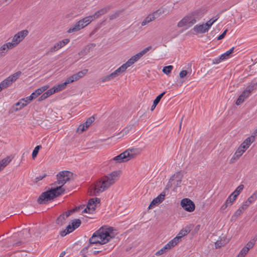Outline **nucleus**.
Wrapping results in <instances>:
<instances>
[{
	"mask_svg": "<svg viewBox=\"0 0 257 257\" xmlns=\"http://www.w3.org/2000/svg\"><path fill=\"white\" fill-rule=\"evenodd\" d=\"M85 209L87 210L88 213L92 214L95 211V207H91L90 206H89L87 204Z\"/></svg>",
	"mask_w": 257,
	"mask_h": 257,
	"instance_id": "obj_56",
	"label": "nucleus"
},
{
	"mask_svg": "<svg viewBox=\"0 0 257 257\" xmlns=\"http://www.w3.org/2000/svg\"><path fill=\"white\" fill-rule=\"evenodd\" d=\"M123 12V10H119L116 12H115L114 14H111L109 16V19L110 20H112L118 17L121 14V13Z\"/></svg>",
	"mask_w": 257,
	"mask_h": 257,
	"instance_id": "obj_45",
	"label": "nucleus"
},
{
	"mask_svg": "<svg viewBox=\"0 0 257 257\" xmlns=\"http://www.w3.org/2000/svg\"><path fill=\"white\" fill-rule=\"evenodd\" d=\"M67 86V84L64 82L62 83L58 84V85L54 86L53 87L55 90L56 92H58L63 90Z\"/></svg>",
	"mask_w": 257,
	"mask_h": 257,
	"instance_id": "obj_27",
	"label": "nucleus"
},
{
	"mask_svg": "<svg viewBox=\"0 0 257 257\" xmlns=\"http://www.w3.org/2000/svg\"><path fill=\"white\" fill-rule=\"evenodd\" d=\"M154 18L150 14L142 22V26H145L154 20Z\"/></svg>",
	"mask_w": 257,
	"mask_h": 257,
	"instance_id": "obj_37",
	"label": "nucleus"
},
{
	"mask_svg": "<svg viewBox=\"0 0 257 257\" xmlns=\"http://www.w3.org/2000/svg\"><path fill=\"white\" fill-rule=\"evenodd\" d=\"M81 223V221L80 219H75L72 220L71 225L73 229L75 230L80 226Z\"/></svg>",
	"mask_w": 257,
	"mask_h": 257,
	"instance_id": "obj_36",
	"label": "nucleus"
},
{
	"mask_svg": "<svg viewBox=\"0 0 257 257\" xmlns=\"http://www.w3.org/2000/svg\"><path fill=\"white\" fill-rule=\"evenodd\" d=\"M49 123V121L45 119L42 121L40 125L42 127L48 128L50 126V125Z\"/></svg>",
	"mask_w": 257,
	"mask_h": 257,
	"instance_id": "obj_52",
	"label": "nucleus"
},
{
	"mask_svg": "<svg viewBox=\"0 0 257 257\" xmlns=\"http://www.w3.org/2000/svg\"><path fill=\"white\" fill-rule=\"evenodd\" d=\"M111 8L112 6L111 5H109L106 7L98 10L93 15V18H94V19L98 18L101 16L107 13V12Z\"/></svg>",
	"mask_w": 257,
	"mask_h": 257,
	"instance_id": "obj_9",
	"label": "nucleus"
},
{
	"mask_svg": "<svg viewBox=\"0 0 257 257\" xmlns=\"http://www.w3.org/2000/svg\"><path fill=\"white\" fill-rule=\"evenodd\" d=\"M90 245L88 244L86 246L84 247L80 251V253L82 255L81 257H87V256L85 254L88 250V248L89 247Z\"/></svg>",
	"mask_w": 257,
	"mask_h": 257,
	"instance_id": "obj_50",
	"label": "nucleus"
},
{
	"mask_svg": "<svg viewBox=\"0 0 257 257\" xmlns=\"http://www.w3.org/2000/svg\"><path fill=\"white\" fill-rule=\"evenodd\" d=\"M255 244L254 241H252L251 239L248 241L247 244L243 247L248 252L249 250L252 248Z\"/></svg>",
	"mask_w": 257,
	"mask_h": 257,
	"instance_id": "obj_40",
	"label": "nucleus"
},
{
	"mask_svg": "<svg viewBox=\"0 0 257 257\" xmlns=\"http://www.w3.org/2000/svg\"><path fill=\"white\" fill-rule=\"evenodd\" d=\"M181 206L186 211L191 212L195 209L194 203L189 198H184L181 201Z\"/></svg>",
	"mask_w": 257,
	"mask_h": 257,
	"instance_id": "obj_5",
	"label": "nucleus"
},
{
	"mask_svg": "<svg viewBox=\"0 0 257 257\" xmlns=\"http://www.w3.org/2000/svg\"><path fill=\"white\" fill-rule=\"evenodd\" d=\"M29 32L27 30H22L15 34L13 38V42L18 45L28 35Z\"/></svg>",
	"mask_w": 257,
	"mask_h": 257,
	"instance_id": "obj_6",
	"label": "nucleus"
},
{
	"mask_svg": "<svg viewBox=\"0 0 257 257\" xmlns=\"http://www.w3.org/2000/svg\"><path fill=\"white\" fill-rule=\"evenodd\" d=\"M75 81H76V80L74 79V77L73 75H72L70 76V77H69L68 78H67L66 79V80H65V82L67 85L68 84L72 83Z\"/></svg>",
	"mask_w": 257,
	"mask_h": 257,
	"instance_id": "obj_55",
	"label": "nucleus"
},
{
	"mask_svg": "<svg viewBox=\"0 0 257 257\" xmlns=\"http://www.w3.org/2000/svg\"><path fill=\"white\" fill-rule=\"evenodd\" d=\"M256 88L257 82L250 84V85L247 86L245 89L248 90V91H249V92L251 93L253 90L256 89Z\"/></svg>",
	"mask_w": 257,
	"mask_h": 257,
	"instance_id": "obj_43",
	"label": "nucleus"
},
{
	"mask_svg": "<svg viewBox=\"0 0 257 257\" xmlns=\"http://www.w3.org/2000/svg\"><path fill=\"white\" fill-rule=\"evenodd\" d=\"M79 25H80V23H78V22H77L73 26L71 27L67 31V32L68 33H73V32L78 31L80 30L81 29H83V26L80 27Z\"/></svg>",
	"mask_w": 257,
	"mask_h": 257,
	"instance_id": "obj_22",
	"label": "nucleus"
},
{
	"mask_svg": "<svg viewBox=\"0 0 257 257\" xmlns=\"http://www.w3.org/2000/svg\"><path fill=\"white\" fill-rule=\"evenodd\" d=\"M234 49V47H232L229 50L227 51L226 52L221 55V56L222 57L221 59H223L224 60L229 58L230 57L231 54L233 52Z\"/></svg>",
	"mask_w": 257,
	"mask_h": 257,
	"instance_id": "obj_23",
	"label": "nucleus"
},
{
	"mask_svg": "<svg viewBox=\"0 0 257 257\" xmlns=\"http://www.w3.org/2000/svg\"><path fill=\"white\" fill-rule=\"evenodd\" d=\"M243 211L240 209V208H239L238 210H237L234 214L231 217V220H235L241 214L243 213Z\"/></svg>",
	"mask_w": 257,
	"mask_h": 257,
	"instance_id": "obj_41",
	"label": "nucleus"
},
{
	"mask_svg": "<svg viewBox=\"0 0 257 257\" xmlns=\"http://www.w3.org/2000/svg\"><path fill=\"white\" fill-rule=\"evenodd\" d=\"M70 42L69 39H65L63 40L60 41L58 42H57L53 47H52L50 51L51 52H55L59 49L62 48L63 46L67 44Z\"/></svg>",
	"mask_w": 257,
	"mask_h": 257,
	"instance_id": "obj_7",
	"label": "nucleus"
},
{
	"mask_svg": "<svg viewBox=\"0 0 257 257\" xmlns=\"http://www.w3.org/2000/svg\"><path fill=\"white\" fill-rule=\"evenodd\" d=\"M232 204V201H231V197L229 196L225 202L221 206L220 209L221 210H225L228 206H231Z\"/></svg>",
	"mask_w": 257,
	"mask_h": 257,
	"instance_id": "obj_28",
	"label": "nucleus"
},
{
	"mask_svg": "<svg viewBox=\"0 0 257 257\" xmlns=\"http://www.w3.org/2000/svg\"><path fill=\"white\" fill-rule=\"evenodd\" d=\"M17 45L15 44V42H13L12 41V42H8L4 44L3 45V47H5V49L6 50V51L7 52L9 49H11L13 48L16 46Z\"/></svg>",
	"mask_w": 257,
	"mask_h": 257,
	"instance_id": "obj_32",
	"label": "nucleus"
},
{
	"mask_svg": "<svg viewBox=\"0 0 257 257\" xmlns=\"http://www.w3.org/2000/svg\"><path fill=\"white\" fill-rule=\"evenodd\" d=\"M166 91H164L161 94H160L159 95H158L156 98L154 100L153 102L155 104H158L159 102L160 101L161 98L163 97V96L165 94Z\"/></svg>",
	"mask_w": 257,
	"mask_h": 257,
	"instance_id": "obj_48",
	"label": "nucleus"
},
{
	"mask_svg": "<svg viewBox=\"0 0 257 257\" xmlns=\"http://www.w3.org/2000/svg\"><path fill=\"white\" fill-rule=\"evenodd\" d=\"M257 198V192H254L251 196H250L246 201L249 205L255 201Z\"/></svg>",
	"mask_w": 257,
	"mask_h": 257,
	"instance_id": "obj_46",
	"label": "nucleus"
},
{
	"mask_svg": "<svg viewBox=\"0 0 257 257\" xmlns=\"http://www.w3.org/2000/svg\"><path fill=\"white\" fill-rule=\"evenodd\" d=\"M42 148L41 145L37 146L33 151L32 156V158L34 159L37 156L40 149Z\"/></svg>",
	"mask_w": 257,
	"mask_h": 257,
	"instance_id": "obj_42",
	"label": "nucleus"
},
{
	"mask_svg": "<svg viewBox=\"0 0 257 257\" xmlns=\"http://www.w3.org/2000/svg\"><path fill=\"white\" fill-rule=\"evenodd\" d=\"M66 219L64 214H61L56 220V223L59 226H62L65 223Z\"/></svg>",
	"mask_w": 257,
	"mask_h": 257,
	"instance_id": "obj_21",
	"label": "nucleus"
},
{
	"mask_svg": "<svg viewBox=\"0 0 257 257\" xmlns=\"http://www.w3.org/2000/svg\"><path fill=\"white\" fill-rule=\"evenodd\" d=\"M173 176H174V178H176L178 179L176 181V187H178L180 186L183 175L181 173V171H179L175 174Z\"/></svg>",
	"mask_w": 257,
	"mask_h": 257,
	"instance_id": "obj_19",
	"label": "nucleus"
},
{
	"mask_svg": "<svg viewBox=\"0 0 257 257\" xmlns=\"http://www.w3.org/2000/svg\"><path fill=\"white\" fill-rule=\"evenodd\" d=\"M121 173L120 170H116L103 176L94 183L91 193L92 195L96 196L108 189L118 179Z\"/></svg>",
	"mask_w": 257,
	"mask_h": 257,
	"instance_id": "obj_2",
	"label": "nucleus"
},
{
	"mask_svg": "<svg viewBox=\"0 0 257 257\" xmlns=\"http://www.w3.org/2000/svg\"><path fill=\"white\" fill-rule=\"evenodd\" d=\"M181 237L177 235L176 237L174 238L172 240L168 242L172 247L175 246L181 240Z\"/></svg>",
	"mask_w": 257,
	"mask_h": 257,
	"instance_id": "obj_33",
	"label": "nucleus"
},
{
	"mask_svg": "<svg viewBox=\"0 0 257 257\" xmlns=\"http://www.w3.org/2000/svg\"><path fill=\"white\" fill-rule=\"evenodd\" d=\"M88 72V69H83L74 74H73V76L74 77V79L76 80V81L79 80L80 78L83 77Z\"/></svg>",
	"mask_w": 257,
	"mask_h": 257,
	"instance_id": "obj_20",
	"label": "nucleus"
},
{
	"mask_svg": "<svg viewBox=\"0 0 257 257\" xmlns=\"http://www.w3.org/2000/svg\"><path fill=\"white\" fill-rule=\"evenodd\" d=\"M100 203V199L98 198H90L89 199L87 205L89 206H92L94 204H97L98 203Z\"/></svg>",
	"mask_w": 257,
	"mask_h": 257,
	"instance_id": "obj_30",
	"label": "nucleus"
},
{
	"mask_svg": "<svg viewBox=\"0 0 257 257\" xmlns=\"http://www.w3.org/2000/svg\"><path fill=\"white\" fill-rule=\"evenodd\" d=\"M254 137L253 136L247 138L240 145L241 147H242L243 149L246 150L250 145L251 143L254 141Z\"/></svg>",
	"mask_w": 257,
	"mask_h": 257,
	"instance_id": "obj_13",
	"label": "nucleus"
},
{
	"mask_svg": "<svg viewBox=\"0 0 257 257\" xmlns=\"http://www.w3.org/2000/svg\"><path fill=\"white\" fill-rule=\"evenodd\" d=\"M5 49V47H3V46L0 47V58L5 56L7 53V52Z\"/></svg>",
	"mask_w": 257,
	"mask_h": 257,
	"instance_id": "obj_60",
	"label": "nucleus"
},
{
	"mask_svg": "<svg viewBox=\"0 0 257 257\" xmlns=\"http://www.w3.org/2000/svg\"><path fill=\"white\" fill-rule=\"evenodd\" d=\"M87 128V127H85V124L84 123H82V124L79 125V126H78V127L77 128V132L79 133H82V132H84V131H85Z\"/></svg>",
	"mask_w": 257,
	"mask_h": 257,
	"instance_id": "obj_53",
	"label": "nucleus"
},
{
	"mask_svg": "<svg viewBox=\"0 0 257 257\" xmlns=\"http://www.w3.org/2000/svg\"><path fill=\"white\" fill-rule=\"evenodd\" d=\"M172 247L170 245V244L168 242L166 245H165L161 249L159 250L155 253V255L157 256H159L164 253H166L169 250H170Z\"/></svg>",
	"mask_w": 257,
	"mask_h": 257,
	"instance_id": "obj_16",
	"label": "nucleus"
},
{
	"mask_svg": "<svg viewBox=\"0 0 257 257\" xmlns=\"http://www.w3.org/2000/svg\"><path fill=\"white\" fill-rule=\"evenodd\" d=\"M250 94L251 93L250 92H249V91H248V90H247L246 89H245L244 91H242L241 95H242V96L244 98H246L250 95Z\"/></svg>",
	"mask_w": 257,
	"mask_h": 257,
	"instance_id": "obj_61",
	"label": "nucleus"
},
{
	"mask_svg": "<svg viewBox=\"0 0 257 257\" xmlns=\"http://www.w3.org/2000/svg\"><path fill=\"white\" fill-rule=\"evenodd\" d=\"M39 95H40V94H37L35 90L29 96L22 98L21 100L26 102L27 104L30 103L31 101L37 98Z\"/></svg>",
	"mask_w": 257,
	"mask_h": 257,
	"instance_id": "obj_18",
	"label": "nucleus"
},
{
	"mask_svg": "<svg viewBox=\"0 0 257 257\" xmlns=\"http://www.w3.org/2000/svg\"><path fill=\"white\" fill-rule=\"evenodd\" d=\"M228 241L224 239L222 240L221 238L220 240H217L215 243V246L216 248H218L221 247L222 246H224L227 243Z\"/></svg>",
	"mask_w": 257,
	"mask_h": 257,
	"instance_id": "obj_31",
	"label": "nucleus"
},
{
	"mask_svg": "<svg viewBox=\"0 0 257 257\" xmlns=\"http://www.w3.org/2000/svg\"><path fill=\"white\" fill-rule=\"evenodd\" d=\"M13 83L11 82L9 77H7L6 79L2 81L0 83V85L2 87L3 89L8 87L9 86L11 85Z\"/></svg>",
	"mask_w": 257,
	"mask_h": 257,
	"instance_id": "obj_29",
	"label": "nucleus"
},
{
	"mask_svg": "<svg viewBox=\"0 0 257 257\" xmlns=\"http://www.w3.org/2000/svg\"><path fill=\"white\" fill-rule=\"evenodd\" d=\"M82 20L84 21V22L85 23V24H86L87 25H88L93 20H94V18H93V15H90L83 18Z\"/></svg>",
	"mask_w": 257,
	"mask_h": 257,
	"instance_id": "obj_47",
	"label": "nucleus"
},
{
	"mask_svg": "<svg viewBox=\"0 0 257 257\" xmlns=\"http://www.w3.org/2000/svg\"><path fill=\"white\" fill-rule=\"evenodd\" d=\"M49 88V86L45 85L44 86H42L39 88H38L36 90V92H37L38 94H41L43 92H44L45 90H46Z\"/></svg>",
	"mask_w": 257,
	"mask_h": 257,
	"instance_id": "obj_49",
	"label": "nucleus"
},
{
	"mask_svg": "<svg viewBox=\"0 0 257 257\" xmlns=\"http://www.w3.org/2000/svg\"><path fill=\"white\" fill-rule=\"evenodd\" d=\"M136 149H128L120 153L118 155L113 158L111 161H115L117 163H121L126 162L136 156L135 153Z\"/></svg>",
	"mask_w": 257,
	"mask_h": 257,
	"instance_id": "obj_4",
	"label": "nucleus"
},
{
	"mask_svg": "<svg viewBox=\"0 0 257 257\" xmlns=\"http://www.w3.org/2000/svg\"><path fill=\"white\" fill-rule=\"evenodd\" d=\"M127 68V66H126V65L123 64L120 67L115 70L113 72L115 73V75L117 76L119 73H121L124 72Z\"/></svg>",
	"mask_w": 257,
	"mask_h": 257,
	"instance_id": "obj_25",
	"label": "nucleus"
},
{
	"mask_svg": "<svg viewBox=\"0 0 257 257\" xmlns=\"http://www.w3.org/2000/svg\"><path fill=\"white\" fill-rule=\"evenodd\" d=\"M22 72L20 71H17L16 73L10 75L9 76V78L11 82L12 83L15 82L21 75Z\"/></svg>",
	"mask_w": 257,
	"mask_h": 257,
	"instance_id": "obj_24",
	"label": "nucleus"
},
{
	"mask_svg": "<svg viewBox=\"0 0 257 257\" xmlns=\"http://www.w3.org/2000/svg\"><path fill=\"white\" fill-rule=\"evenodd\" d=\"M246 98H244L242 95H241V94L239 96V97H238V98L237 99L236 101V102H235V104L236 105H239L240 104H241L243 102H244V100Z\"/></svg>",
	"mask_w": 257,
	"mask_h": 257,
	"instance_id": "obj_51",
	"label": "nucleus"
},
{
	"mask_svg": "<svg viewBox=\"0 0 257 257\" xmlns=\"http://www.w3.org/2000/svg\"><path fill=\"white\" fill-rule=\"evenodd\" d=\"M73 174L72 172H71V174H65V178H64L65 184L67 181H69L71 179V177L73 176Z\"/></svg>",
	"mask_w": 257,
	"mask_h": 257,
	"instance_id": "obj_58",
	"label": "nucleus"
},
{
	"mask_svg": "<svg viewBox=\"0 0 257 257\" xmlns=\"http://www.w3.org/2000/svg\"><path fill=\"white\" fill-rule=\"evenodd\" d=\"M113 228H104L101 227L94 232L92 236L89 239L90 245L93 244H104L109 242L111 239L114 238L111 234L113 231Z\"/></svg>",
	"mask_w": 257,
	"mask_h": 257,
	"instance_id": "obj_3",
	"label": "nucleus"
},
{
	"mask_svg": "<svg viewBox=\"0 0 257 257\" xmlns=\"http://www.w3.org/2000/svg\"><path fill=\"white\" fill-rule=\"evenodd\" d=\"M166 194L165 192H162L156 198H154L149 206V209H150L153 206L156 205L158 203H161L165 199Z\"/></svg>",
	"mask_w": 257,
	"mask_h": 257,
	"instance_id": "obj_8",
	"label": "nucleus"
},
{
	"mask_svg": "<svg viewBox=\"0 0 257 257\" xmlns=\"http://www.w3.org/2000/svg\"><path fill=\"white\" fill-rule=\"evenodd\" d=\"M227 31H228L227 29H225L223 31V32L217 38V40H221L223 39L225 37Z\"/></svg>",
	"mask_w": 257,
	"mask_h": 257,
	"instance_id": "obj_62",
	"label": "nucleus"
},
{
	"mask_svg": "<svg viewBox=\"0 0 257 257\" xmlns=\"http://www.w3.org/2000/svg\"><path fill=\"white\" fill-rule=\"evenodd\" d=\"M173 69V66L172 65H168L164 67L162 71L164 73L166 74V75H168L171 72Z\"/></svg>",
	"mask_w": 257,
	"mask_h": 257,
	"instance_id": "obj_38",
	"label": "nucleus"
},
{
	"mask_svg": "<svg viewBox=\"0 0 257 257\" xmlns=\"http://www.w3.org/2000/svg\"><path fill=\"white\" fill-rule=\"evenodd\" d=\"M46 94V95L48 97L50 95H52L53 94L56 93L55 90L54 89V88L53 87L51 89H49L46 92H44Z\"/></svg>",
	"mask_w": 257,
	"mask_h": 257,
	"instance_id": "obj_54",
	"label": "nucleus"
},
{
	"mask_svg": "<svg viewBox=\"0 0 257 257\" xmlns=\"http://www.w3.org/2000/svg\"><path fill=\"white\" fill-rule=\"evenodd\" d=\"M65 174H71V172L65 170L60 172L56 176L57 181L52 184L51 185L57 184L60 185L56 187H52L43 192L38 198L37 202L39 204H45L64 193L65 190L63 188V186L65 184Z\"/></svg>",
	"mask_w": 257,
	"mask_h": 257,
	"instance_id": "obj_1",
	"label": "nucleus"
},
{
	"mask_svg": "<svg viewBox=\"0 0 257 257\" xmlns=\"http://www.w3.org/2000/svg\"><path fill=\"white\" fill-rule=\"evenodd\" d=\"M188 234V232L186 231V230H185V229H184L183 228L180 231V232L178 234V236L179 237H181V238L183 237V236H184L185 235H186L187 234Z\"/></svg>",
	"mask_w": 257,
	"mask_h": 257,
	"instance_id": "obj_64",
	"label": "nucleus"
},
{
	"mask_svg": "<svg viewBox=\"0 0 257 257\" xmlns=\"http://www.w3.org/2000/svg\"><path fill=\"white\" fill-rule=\"evenodd\" d=\"M246 150L243 149L242 147H241V145L238 147L237 150L236 151V154H238V155L241 156L243 153L245 152Z\"/></svg>",
	"mask_w": 257,
	"mask_h": 257,
	"instance_id": "obj_57",
	"label": "nucleus"
},
{
	"mask_svg": "<svg viewBox=\"0 0 257 257\" xmlns=\"http://www.w3.org/2000/svg\"><path fill=\"white\" fill-rule=\"evenodd\" d=\"M244 188V185L240 184L239 185L236 189L229 196L231 197V201H232V203L236 200L237 197L239 195L240 192Z\"/></svg>",
	"mask_w": 257,
	"mask_h": 257,
	"instance_id": "obj_10",
	"label": "nucleus"
},
{
	"mask_svg": "<svg viewBox=\"0 0 257 257\" xmlns=\"http://www.w3.org/2000/svg\"><path fill=\"white\" fill-rule=\"evenodd\" d=\"M164 11L162 10L161 9H158L150 15L153 16V17H155V20L156 19L158 18L161 15H162Z\"/></svg>",
	"mask_w": 257,
	"mask_h": 257,
	"instance_id": "obj_39",
	"label": "nucleus"
},
{
	"mask_svg": "<svg viewBox=\"0 0 257 257\" xmlns=\"http://www.w3.org/2000/svg\"><path fill=\"white\" fill-rule=\"evenodd\" d=\"M94 117L93 116H92L88 118L86 121L83 123L85 124V127L88 128L94 121Z\"/></svg>",
	"mask_w": 257,
	"mask_h": 257,
	"instance_id": "obj_44",
	"label": "nucleus"
},
{
	"mask_svg": "<svg viewBox=\"0 0 257 257\" xmlns=\"http://www.w3.org/2000/svg\"><path fill=\"white\" fill-rule=\"evenodd\" d=\"M116 77V76L115 75V73H114V72H113L111 74L107 75L105 76V77H104L103 78H102L101 79V81L102 82L108 81H109V80L114 78Z\"/></svg>",
	"mask_w": 257,
	"mask_h": 257,
	"instance_id": "obj_34",
	"label": "nucleus"
},
{
	"mask_svg": "<svg viewBox=\"0 0 257 257\" xmlns=\"http://www.w3.org/2000/svg\"><path fill=\"white\" fill-rule=\"evenodd\" d=\"M22 101H21L20 100V101L17 102L16 104H15L14 105H13V106L12 107V112L13 111H17L21 109H22V108L24 107L25 106H26L27 104V103L25 102V103H24V102H22Z\"/></svg>",
	"mask_w": 257,
	"mask_h": 257,
	"instance_id": "obj_17",
	"label": "nucleus"
},
{
	"mask_svg": "<svg viewBox=\"0 0 257 257\" xmlns=\"http://www.w3.org/2000/svg\"><path fill=\"white\" fill-rule=\"evenodd\" d=\"M186 17L188 18L187 19L188 23H189V27H191L195 23H196V20L194 18V17L193 16L191 13L186 16Z\"/></svg>",
	"mask_w": 257,
	"mask_h": 257,
	"instance_id": "obj_26",
	"label": "nucleus"
},
{
	"mask_svg": "<svg viewBox=\"0 0 257 257\" xmlns=\"http://www.w3.org/2000/svg\"><path fill=\"white\" fill-rule=\"evenodd\" d=\"M134 63L135 61H134V60L132 58H131L127 60V61L126 63H124V64L126 65V66H127V67L128 68V67L132 65Z\"/></svg>",
	"mask_w": 257,
	"mask_h": 257,
	"instance_id": "obj_63",
	"label": "nucleus"
},
{
	"mask_svg": "<svg viewBox=\"0 0 257 257\" xmlns=\"http://www.w3.org/2000/svg\"><path fill=\"white\" fill-rule=\"evenodd\" d=\"M247 252L248 251H247L245 249L242 248L240 251L239 252L238 255L240 257H244L245 255L247 253Z\"/></svg>",
	"mask_w": 257,
	"mask_h": 257,
	"instance_id": "obj_59",
	"label": "nucleus"
},
{
	"mask_svg": "<svg viewBox=\"0 0 257 257\" xmlns=\"http://www.w3.org/2000/svg\"><path fill=\"white\" fill-rule=\"evenodd\" d=\"M13 158L11 156H8L0 161V172L10 163Z\"/></svg>",
	"mask_w": 257,
	"mask_h": 257,
	"instance_id": "obj_14",
	"label": "nucleus"
},
{
	"mask_svg": "<svg viewBox=\"0 0 257 257\" xmlns=\"http://www.w3.org/2000/svg\"><path fill=\"white\" fill-rule=\"evenodd\" d=\"M218 18H219L218 15H217L214 18H213L211 19L210 20L208 21L205 23L206 24V26L207 27L208 29H209V28L211 27V26L214 24V23H215L217 20V19Z\"/></svg>",
	"mask_w": 257,
	"mask_h": 257,
	"instance_id": "obj_35",
	"label": "nucleus"
},
{
	"mask_svg": "<svg viewBox=\"0 0 257 257\" xmlns=\"http://www.w3.org/2000/svg\"><path fill=\"white\" fill-rule=\"evenodd\" d=\"M205 13V11L204 9H203L196 10L191 12L192 14L194 17V18L196 20L199 19L200 18H201L203 16Z\"/></svg>",
	"mask_w": 257,
	"mask_h": 257,
	"instance_id": "obj_15",
	"label": "nucleus"
},
{
	"mask_svg": "<svg viewBox=\"0 0 257 257\" xmlns=\"http://www.w3.org/2000/svg\"><path fill=\"white\" fill-rule=\"evenodd\" d=\"M96 46L95 44L90 43L83 48L78 53L79 56L86 55L90 52L91 49Z\"/></svg>",
	"mask_w": 257,
	"mask_h": 257,
	"instance_id": "obj_12",
	"label": "nucleus"
},
{
	"mask_svg": "<svg viewBox=\"0 0 257 257\" xmlns=\"http://www.w3.org/2000/svg\"><path fill=\"white\" fill-rule=\"evenodd\" d=\"M193 31L196 33H204L208 32L209 30L206 24H203L201 25H197L193 28Z\"/></svg>",
	"mask_w": 257,
	"mask_h": 257,
	"instance_id": "obj_11",
	"label": "nucleus"
}]
</instances>
